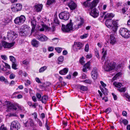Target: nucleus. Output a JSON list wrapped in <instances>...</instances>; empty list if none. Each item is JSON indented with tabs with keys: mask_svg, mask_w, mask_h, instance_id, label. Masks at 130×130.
Instances as JSON below:
<instances>
[{
	"mask_svg": "<svg viewBox=\"0 0 130 130\" xmlns=\"http://www.w3.org/2000/svg\"><path fill=\"white\" fill-rule=\"evenodd\" d=\"M118 20L113 21L111 19H107L105 22V25L108 28H110L112 32H115L118 28Z\"/></svg>",
	"mask_w": 130,
	"mask_h": 130,
	"instance_id": "nucleus-1",
	"label": "nucleus"
},
{
	"mask_svg": "<svg viewBox=\"0 0 130 130\" xmlns=\"http://www.w3.org/2000/svg\"><path fill=\"white\" fill-rule=\"evenodd\" d=\"M73 24L71 22L68 24L66 26L62 24L61 28L62 30L64 32L69 33L71 31L73 30Z\"/></svg>",
	"mask_w": 130,
	"mask_h": 130,
	"instance_id": "nucleus-2",
	"label": "nucleus"
},
{
	"mask_svg": "<svg viewBox=\"0 0 130 130\" xmlns=\"http://www.w3.org/2000/svg\"><path fill=\"white\" fill-rule=\"evenodd\" d=\"M120 34L123 37L128 38L130 37V31L124 28H121L119 31Z\"/></svg>",
	"mask_w": 130,
	"mask_h": 130,
	"instance_id": "nucleus-3",
	"label": "nucleus"
},
{
	"mask_svg": "<svg viewBox=\"0 0 130 130\" xmlns=\"http://www.w3.org/2000/svg\"><path fill=\"white\" fill-rule=\"evenodd\" d=\"M25 20V17L23 15H21L20 17L16 18L14 22L16 24L21 25L23 23Z\"/></svg>",
	"mask_w": 130,
	"mask_h": 130,
	"instance_id": "nucleus-4",
	"label": "nucleus"
},
{
	"mask_svg": "<svg viewBox=\"0 0 130 130\" xmlns=\"http://www.w3.org/2000/svg\"><path fill=\"white\" fill-rule=\"evenodd\" d=\"M17 36V34L15 32L10 31L8 32L7 38L9 41H11L14 40Z\"/></svg>",
	"mask_w": 130,
	"mask_h": 130,
	"instance_id": "nucleus-5",
	"label": "nucleus"
},
{
	"mask_svg": "<svg viewBox=\"0 0 130 130\" xmlns=\"http://www.w3.org/2000/svg\"><path fill=\"white\" fill-rule=\"evenodd\" d=\"M69 13L67 11H64L62 12L59 14L60 19L65 20H68L69 18Z\"/></svg>",
	"mask_w": 130,
	"mask_h": 130,
	"instance_id": "nucleus-6",
	"label": "nucleus"
},
{
	"mask_svg": "<svg viewBox=\"0 0 130 130\" xmlns=\"http://www.w3.org/2000/svg\"><path fill=\"white\" fill-rule=\"evenodd\" d=\"M20 125L19 122L17 121L12 122L11 124V130H18L20 129Z\"/></svg>",
	"mask_w": 130,
	"mask_h": 130,
	"instance_id": "nucleus-7",
	"label": "nucleus"
},
{
	"mask_svg": "<svg viewBox=\"0 0 130 130\" xmlns=\"http://www.w3.org/2000/svg\"><path fill=\"white\" fill-rule=\"evenodd\" d=\"M83 46V44L79 42H75L73 46V48L75 51H77Z\"/></svg>",
	"mask_w": 130,
	"mask_h": 130,
	"instance_id": "nucleus-8",
	"label": "nucleus"
},
{
	"mask_svg": "<svg viewBox=\"0 0 130 130\" xmlns=\"http://www.w3.org/2000/svg\"><path fill=\"white\" fill-rule=\"evenodd\" d=\"M115 66L114 64L110 62L108 63L107 65L105 64L104 68L105 71H109L114 69Z\"/></svg>",
	"mask_w": 130,
	"mask_h": 130,
	"instance_id": "nucleus-9",
	"label": "nucleus"
},
{
	"mask_svg": "<svg viewBox=\"0 0 130 130\" xmlns=\"http://www.w3.org/2000/svg\"><path fill=\"white\" fill-rule=\"evenodd\" d=\"M37 39L40 41L45 42L47 40L48 38L45 35L41 34L38 35L37 37Z\"/></svg>",
	"mask_w": 130,
	"mask_h": 130,
	"instance_id": "nucleus-10",
	"label": "nucleus"
},
{
	"mask_svg": "<svg viewBox=\"0 0 130 130\" xmlns=\"http://www.w3.org/2000/svg\"><path fill=\"white\" fill-rule=\"evenodd\" d=\"M91 75L92 78L94 79H96L98 76V73L97 68L94 67L91 72Z\"/></svg>",
	"mask_w": 130,
	"mask_h": 130,
	"instance_id": "nucleus-11",
	"label": "nucleus"
},
{
	"mask_svg": "<svg viewBox=\"0 0 130 130\" xmlns=\"http://www.w3.org/2000/svg\"><path fill=\"white\" fill-rule=\"evenodd\" d=\"M90 14L93 17L96 18L99 15V12L96 8H95L91 10L90 12Z\"/></svg>",
	"mask_w": 130,
	"mask_h": 130,
	"instance_id": "nucleus-12",
	"label": "nucleus"
},
{
	"mask_svg": "<svg viewBox=\"0 0 130 130\" xmlns=\"http://www.w3.org/2000/svg\"><path fill=\"white\" fill-rule=\"evenodd\" d=\"M7 107L8 110H16L17 109L16 106L15 105L9 102H7Z\"/></svg>",
	"mask_w": 130,
	"mask_h": 130,
	"instance_id": "nucleus-13",
	"label": "nucleus"
},
{
	"mask_svg": "<svg viewBox=\"0 0 130 130\" xmlns=\"http://www.w3.org/2000/svg\"><path fill=\"white\" fill-rule=\"evenodd\" d=\"M90 61L86 63L83 66L82 70L84 72H87V69L90 70L91 68L90 67Z\"/></svg>",
	"mask_w": 130,
	"mask_h": 130,
	"instance_id": "nucleus-14",
	"label": "nucleus"
},
{
	"mask_svg": "<svg viewBox=\"0 0 130 130\" xmlns=\"http://www.w3.org/2000/svg\"><path fill=\"white\" fill-rule=\"evenodd\" d=\"M13 45L12 43H9L6 41H4L2 43V45L4 48H10L13 46Z\"/></svg>",
	"mask_w": 130,
	"mask_h": 130,
	"instance_id": "nucleus-15",
	"label": "nucleus"
},
{
	"mask_svg": "<svg viewBox=\"0 0 130 130\" xmlns=\"http://www.w3.org/2000/svg\"><path fill=\"white\" fill-rule=\"evenodd\" d=\"M67 3L69 7L72 10L74 9L76 7V4L72 1H70Z\"/></svg>",
	"mask_w": 130,
	"mask_h": 130,
	"instance_id": "nucleus-16",
	"label": "nucleus"
},
{
	"mask_svg": "<svg viewBox=\"0 0 130 130\" xmlns=\"http://www.w3.org/2000/svg\"><path fill=\"white\" fill-rule=\"evenodd\" d=\"M106 12H103V15H105L104 17V19H110L114 17V15L112 13H107Z\"/></svg>",
	"mask_w": 130,
	"mask_h": 130,
	"instance_id": "nucleus-17",
	"label": "nucleus"
},
{
	"mask_svg": "<svg viewBox=\"0 0 130 130\" xmlns=\"http://www.w3.org/2000/svg\"><path fill=\"white\" fill-rule=\"evenodd\" d=\"M34 10L37 12H40L41 11L42 8V4H37L36 5L34 6Z\"/></svg>",
	"mask_w": 130,
	"mask_h": 130,
	"instance_id": "nucleus-18",
	"label": "nucleus"
},
{
	"mask_svg": "<svg viewBox=\"0 0 130 130\" xmlns=\"http://www.w3.org/2000/svg\"><path fill=\"white\" fill-rule=\"evenodd\" d=\"M5 64L6 67L2 64L0 65V68L3 71H5L7 70L6 68L9 69H10V66L8 63H5Z\"/></svg>",
	"mask_w": 130,
	"mask_h": 130,
	"instance_id": "nucleus-19",
	"label": "nucleus"
},
{
	"mask_svg": "<svg viewBox=\"0 0 130 130\" xmlns=\"http://www.w3.org/2000/svg\"><path fill=\"white\" fill-rule=\"evenodd\" d=\"M84 23V21L83 20H81L79 23L77 24H76L74 25V28H73V30H77L79 28L81 27V26L83 25Z\"/></svg>",
	"mask_w": 130,
	"mask_h": 130,
	"instance_id": "nucleus-20",
	"label": "nucleus"
},
{
	"mask_svg": "<svg viewBox=\"0 0 130 130\" xmlns=\"http://www.w3.org/2000/svg\"><path fill=\"white\" fill-rule=\"evenodd\" d=\"M39 42L35 39H33L31 41V45L34 47H38L39 44Z\"/></svg>",
	"mask_w": 130,
	"mask_h": 130,
	"instance_id": "nucleus-21",
	"label": "nucleus"
},
{
	"mask_svg": "<svg viewBox=\"0 0 130 130\" xmlns=\"http://www.w3.org/2000/svg\"><path fill=\"white\" fill-rule=\"evenodd\" d=\"M116 39L114 36L112 35H111L109 41L110 43L112 45H113L116 42Z\"/></svg>",
	"mask_w": 130,
	"mask_h": 130,
	"instance_id": "nucleus-22",
	"label": "nucleus"
},
{
	"mask_svg": "<svg viewBox=\"0 0 130 130\" xmlns=\"http://www.w3.org/2000/svg\"><path fill=\"white\" fill-rule=\"evenodd\" d=\"M99 0H94L93 1L89 4L90 8L92 9L95 7L99 2Z\"/></svg>",
	"mask_w": 130,
	"mask_h": 130,
	"instance_id": "nucleus-23",
	"label": "nucleus"
},
{
	"mask_svg": "<svg viewBox=\"0 0 130 130\" xmlns=\"http://www.w3.org/2000/svg\"><path fill=\"white\" fill-rule=\"evenodd\" d=\"M22 30L25 32H26L28 33L30 29V27L27 25H24L22 26Z\"/></svg>",
	"mask_w": 130,
	"mask_h": 130,
	"instance_id": "nucleus-24",
	"label": "nucleus"
},
{
	"mask_svg": "<svg viewBox=\"0 0 130 130\" xmlns=\"http://www.w3.org/2000/svg\"><path fill=\"white\" fill-rule=\"evenodd\" d=\"M31 25L32 26V29L31 30V32L34 31L36 25V22L35 20H32L31 22Z\"/></svg>",
	"mask_w": 130,
	"mask_h": 130,
	"instance_id": "nucleus-25",
	"label": "nucleus"
},
{
	"mask_svg": "<svg viewBox=\"0 0 130 130\" xmlns=\"http://www.w3.org/2000/svg\"><path fill=\"white\" fill-rule=\"evenodd\" d=\"M102 55L101 59H105L106 56L107 55V50L103 48L102 49Z\"/></svg>",
	"mask_w": 130,
	"mask_h": 130,
	"instance_id": "nucleus-26",
	"label": "nucleus"
},
{
	"mask_svg": "<svg viewBox=\"0 0 130 130\" xmlns=\"http://www.w3.org/2000/svg\"><path fill=\"white\" fill-rule=\"evenodd\" d=\"M68 68H66L60 70L59 72V73L61 75H64L68 73Z\"/></svg>",
	"mask_w": 130,
	"mask_h": 130,
	"instance_id": "nucleus-27",
	"label": "nucleus"
},
{
	"mask_svg": "<svg viewBox=\"0 0 130 130\" xmlns=\"http://www.w3.org/2000/svg\"><path fill=\"white\" fill-rule=\"evenodd\" d=\"M120 124H121L123 123L125 125H127L128 123L127 120L126 119H121L120 120Z\"/></svg>",
	"mask_w": 130,
	"mask_h": 130,
	"instance_id": "nucleus-28",
	"label": "nucleus"
},
{
	"mask_svg": "<svg viewBox=\"0 0 130 130\" xmlns=\"http://www.w3.org/2000/svg\"><path fill=\"white\" fill-rule=\"evenodd\" d=\"M48 99V97L46 95L43 96L42 98L41 101L42 103H45Z\"/></svg>",
	"mask_w": 130,
	"mask_h": 130,
	"instance_id": "nucleus-29",
	"label": "nucleus"
},
{
	"mask_svg": "<svg viewBox=\"0 0 130 130\" xmlns=\"http://www.w3.org/2000/svg\"><path fill=\"white\" fill-rule=\"evenodd\" d=\"M54 23L56 24H59V21L57 15L55 14L54 15Z\"/></svg>",
	"mask_w": 130,
	"mask_h": 130,
	"instance_id": "nucleus-30",
	"label": "nucleus"
},
{
	"mask_svg": "<svg viewBox=\"0 0 130 130\" xmlns=\"http://www.w3.org/2000/svg\"><path fill=\"white\" fill-rule=\"evenodd\" d=\"M28 34V33L26 32L23 30L21 29L20 32L19 33L20 35L22 36H26Z\"/></svg>",
	"mask_w": 130,
	"mask_h": 130,
	"instance_id": "nucleus-31",
	"label": "nucleus"
},
{
	"mask_svg": "<svg viewBox=\"0 0 130 130\" xmlns=\"http://www.w3.org/2000/svg\"><path fill=\"white\" fill-rule=\"evenodd\" d=\"M28 121L29 123V126L31 127H33L35 125L34 122V120L31 118L28 119Z\"/></svg>",
	"mask_w": 130,
	"mask_h": 130,
	"instance_id": "nucleus-32",
	"label": "nucleus"
},
{
	"mask_svg": "<svg viewBox=\"0 0 130 130\" xmlns=\"http://www.w3.org/2000/svg\"><path fill=\"white\" fill-rule=\"evenodd\" d=\"M16 7L18 11H20L22 8V6L20 4H16Z\"/></svg>",
	"mask_w": 130,
	"mask_h": 130,
	"instance_id": "nucleus-33",
	"label": "nucleus"
},
{
	"mask_svg": "<svg viewBox=\"0 0 130 130\" xmlns=\"http://www.w3.org/2000/svg\"><path fill=\"white\" fill-rule=\"evenodd\" d=\"M113 85L115 87L119 88H120L122 86V84L120 83H117V82H115L113 83Z\"/></svg>",
	"mask_w": 130,
	"mask_h": 130,
	"instance_id": "nucleus-34",
	"label": "nucleus"
},
{
	"mask_svg": "<svg viewBox=\"0 0 130 130\" xmlns=\"http://www.w3.org/2000/svg\"><path fill=\"white\" fill-rule=\"evenodd\" d=\"M80 90L83 91H85L87 90L88 88L86 86L80 85Z\"/></svg>",
	"mask_w": 130,
	"mask_h": 130,
	"instance_id": "nucleus-35",
	"label": "nucleus"
},
{
	"mask_svg": "<svg viewBox=\"0 0 130 130\" xmlns=\"http://www.w3.org/2000/svg\"><path fill=\"white\" fill-rule=\"evenodd\" d=\"M23 124L25 127L29 126V123L28 121V120H26L24 121L23 122Z\"/></svg>",
	"mask_w": 130,
	"mask_h": 130,
	"instance_id": "nucleus-36",
	"label": "nucleus"
},
{
	"mask_svg": "<svg viewBox=\"0 0 130 130\" xmlns=\"http://www.w3.org/2000/svg\"><path fill=\"white\" fill-rule=\"evenodd\" d=\"M42 26V27L39 29V30L40 31H44V29H45L46 30H48L49 28L48 27L45 25H43Z\"/></svg>",
	"mask_w": 130,
	"mask_h": 130,
	"instance_id": "nucleus-37",
	"label": "nucleus"
},
{
	"mask_svg": "<svg viewBox=\"0 0 130 130\" xmlns=\"http://www.w3.org/2000/svg\"><path fill=\"white\" fill-rule=\"evenodd\" d=\"M55 2V0H47L46 2V4L50 5L52 4Z\"/></svg>",
	"mask_w": 130,
	"mask_h": 130,
	"instance_id": "nucleus-38",
	"label": "nucleus"
},
{
	"mask_svg": "<svg viewBox=\"0 0 130 130\" xmlns=\"http://www.w3.org/2000/svg\"><path fill=\"white\" fill-rule=\"evenodd\" d=\"M47 68V67L45 66L42 67L39 69V72L40 73H42Z\"/></svg>",
	"mask_w": 130,
	"mask_h": 130,
	"instance_id": "nucleus-39",
	"label": "nucleus"
},
{
	"mask_svg": "<svg viewBox=\"0 0 130 130\" xmlns=\"http://www.w3.org/2000/svg\"><path fill=\"white\" fill-rule=\"evenodd\" d=\"M11 21V19L8 17L6 18H4L3 20V22L7 24L9 23Z\"/></svg>",
	"mask_w": 130,
	"mask_h": 130,
	"instance_id": "nucleus-40",
	"label": "nucleus"
},
{
	"mask_svg": "<svg viewBox=\"0 0 130 130\" xmlns=\"http://www.w3.org/2000/svg\"><path fill=\"white\" fill-rule=\"evenodd\" d=\"M17 64L16 62H14L12 63V68L15 70L17 69Z\"/></svg>",
	"mask_w": 130,
	"mask_h": 130,
	"instance_id": "nucleus-41",
	"label": "nucleus"
},
{
	"mask_svg": "<svg viewBox=\"0 0 130 130\" xmlns=\"http://www.w3.org/2000/svg\"><path fill=\"white\" fill-rule=\"evenodd\" d=\"M9 58L10 60L11 61L12 63L16 62V60L14 56H10L9 57Z\"/></svg>",
	"mask_w": 130,
	"mask_h": 130,
	"instance_id": "nucleus-42",
	"label": "nucleus"
},
{
	"mask_svg": "<svg viewBox=\"0 0 130 130\" xmlns=\"http://www.w3.org/2000/svg\"><path fill=\"white\" fill-rule=\"evenodd\" d=\"M127 7L128 6L126 5L125 7H124L122 9V12L123 13H125L127 10Z\"/></svg>",
	"mask_w": 130,
	"mask_h": 130,
	"instance_id": "nucleus-43",
	"label": "nucleus"
},
{
	"mask_svg": "<svg viewBox=\"0 0 130 130\" xmlns=\"http://www.w3.org/2000/svg\"><path fill=\"white\" fill-rule=\"evenodd\" d=\"M55 49L59 53H60L62 50V48L59 47H56Z\"/></svg>",
	"mask_w": 130,
	"mask_h": 130,
	"instance_id": "nucleus-44",
	"label": "nucleus"
},
{
	"mask_svg": "<svg viewBox=\"0 0 130 130\" xmlns=\"http://www.w3.org/2000/svg\"><path fill=\"white\" fill-rule=\"evenodd\" d=\"M82 82L89 84H91L92 83L91 81L89 79H86L83 80L82 81Z\"/></svg>",
	"mask_w": 130,
	"mask_h": 130,
	"instance_id": "nucleus-45",
	"label": "nucleus"
},
{
	"mask_svg": "<svg viewBox=\"0 0 130 130\" xmlns=\"http://www.w3.org/2000/svg\"><path fill=\"white\" fill-rule=\"evenodd\" d=\"M94 53L96 57L98 58H99V53L97 49L95 50Z\"/></svg>",
	"mask_w": 130,
	"mask_h": 130,
	"instance_id": "nucleus-46",
	"label": "nucleus"
},
{
	"mask_svg": "<svg viewBox=\"0 0 130 130\" xmlns=\"http://www.w3.org/2000/svg\"><path fill=\"white\" fill-rule=\"evenodd\" d=\"M111 111L112 110L111 108H108L106 109L104 112L107 113H109L110 112H111Z\"/></svg>",
	"mask_w": 130,
	"mask_h": 130,
	"instance_id": "nucleus-47",
	"label": "nucleus"
},
{
	"mask_svg": "<svg viewBox=\"0 0 130 130\" xmlns=\"http://www.w3.org/2000/svg\"><path fill=\"white\" fill-rule=\"evenodd\" d=\"M37 121L39 126H42L43 125V124L41 121L38 119H37Z\"/></svg>",
	"mask_w": 130,
	"mask_h": 130,
	"instance_id": "nucleus-48",
	"label": "nucleus"
},
{
	"mask_svg": "<svg viewBox=\"0 0 130 130\" xmlns=\"http://www.w3.org/2000/svg\"><path fill=\"white\" fill-rule=\"evenodd\" d=\"M36 96L38 99L39 100H40V101H41V96L40 94L39 93H37L36 94Z\"/></svg>",
	"mask_w": 130,
	"mask_h": 130,
	"instance_id": "nucleus-49",
	"label": "nucleus"
},
{
	"mask_svg": "<svg viewBox=\"0 0 130 130\" xmlns=\"http://www.w3.org/2000/svg\"><path fill=\"white\" fill-rule=\"evenodd\" d=\"M64 58L62 56H60L58 59V61L59 62H61L63 60Z\"/></svg>",
	"mask_w": 130,
	"mask_h": 130,
	"instance_id": "nucleus-50",
	"label": "nucleus"
},
{
	"mask_svg": "<svg viewBox=\"0 0 130 130\" xmlns=\"http://www.w3.org/2000/svg\"><path fill=\"white\" fill-rule=\"evenodd\" d=\"M118 90L121 92H124L125 91V88H122L120 89H118Z\"/></svg>",
	"mask_w": 130,
	"mask_h": 130,
	"instance_id": "nucleus-51",
	"label": "nucleus"
},
{
	"mask_svg": "<svg viewBox=\"0 0 130 130\" xmlns=\"http://www.w3.org/2000/svg\"><path fill=\"white\" fill-rule=\"evenodd\" d=\"M11 8L12 11L13 12H15L18 11V10H17V8L15 6V7L13 6Z\"/></svg>",
	"mask_w": 130,
	"mask_h": 130,
	"instance_id": "nucleus-52",
	"label": "nucleus"
},
{
	"mask_svg": "<svg viewBox=\"0 0 130 130\" xmlns=\"http://www.w3.org/2000/svg\"><path fill=\"white\" fill-rule=\"evenodd\" d=\"M15 75L13 73H11L9 76V78L10 79H12L15 78Z\"/></svg>",
	"mask_w": 130,
	"mask_h": 130,
	"instance_id": "nucleus-53",
	"label": "nucleus"
},
{
	"mask_svg": "<svg viewBox=\"0 0 130 130\" xmlns=\"http://www.w3.org/2000/svg\"><path fill=\"white\" fill-rule=\"evenodd\" d=\"M89 45L88 44H86L85 46V51L86 52H88L89 51Z\"/></svg>",
	"mask_w": 130,
	"mask_h": 130,
	"instance_id": "nucleus-54",
	"label": "nucleus"
},
{
	"mask_svg": "<svg viewBox=\"0 0 130 130\" xmlns=\"http://www.w3.org/2000/svg\"><path fill=\"white\" fill-rule=\"evenodd\" d=\"M84 58L83 57H82L80 59L79 61H80V63L82 64H83L84 63Z\"/></svg>",
	"mask_w": 130,
	"mask_h": 130,
	"instance_id": "nucleus-55",
	"label": "nucleus"
},
{
	"mask_svg": "<svg viewBox=\"0 0 130 130\" xmlns=\"http://www.w3.org/2000/svg\"><path fill=\"white\" fill-rule=\"evenodd\" d=\"M1 130H7V128L5 127L4 125H2L0 127Z\"/></svg>",
	"mask_w": 130,
	"mask_h": 130,
	"instance_id": "nucleus-56",
	"label": "nucleus"
},
{
	"mask_svg": "<svg viewBox=\"0 0 130 130\" xmlns=\"http://www.w3.org/2000/svg\"><path fill=\"white\" fill-rule=\"evenodd\" d=\"M1 57L4 60H7V58L6 56L5 55H2Z\"/></svg>",
	"mask_w": 130,
	"mask_h": 130,
	"instance_id": "nucleus-57",
	"label": "nucleus"
},
{
	"mask_svg": "<svg viewBox=\"0 0 130 130\" xmlns=\"http://www.w3.org/2000/svg\"><path fill=\"white\" fill-rule=\"evenodd\" d=\"M125 96L127 99L126 100L127 101H130V96L126 94H125Z\"/></svg>",
	"mask_w": 130,
	"mask_h": 130,
	"instance_id": "nucleus-58",
	"label": "nucleus"
},
{
	"mask_svg": "<svg viewBox=\"0 0 130 130\" xmlns=\"http://www.w3.org/2000/svg\"><path fill=\"white\" fill-rule=\"evenodd\" d=\"M112 94L113 96L114 100H117V95L113 93H112Z\"/></svg>",
	"mask_w": 130,
	"mask_h": 130,
	"instance_id": "nucleus-59",
	"label": "nucleus"
},
{
	"mask_svg": "<svg viewBox=\"0 0 130 130\" xmlns=\"http://www.w3.org/2000/svg\"><path fill=\"white\" fill-rule=\"evenodd\" d=\"M32 115H34V117L35 119H36V120H37V114L36 112H34L32 114Z\"/></svg>",
	"mask_w": 130,
	"mask_h": 130,
	"instance_id": "nucleus-60",
	"label": "nucleus"
},
{
	"mask_svg": "<svg viewBox=\"0 0 130 130\" xmlns=\"http://www.w3.org/2000/svg\"><path fill=\"white\" fill-rule=\"evenodd\" d=\"M48 122V120H46V123L45 124V126L46 127L47 130H49V127L47 124V123Z\"/></svg>",
	"mask_w": 130,
	"mask_h": 130,
	"instance_id": "nucleus-61",
	"label": "nucleus"
},
{
	"mask_svg": "<svg viewBox=\"0 0 130 130\" xmlns=\"http://www.w3.org/2000/svg\"><path fill=\"white\" fill-rule=\"evenodd\" d=\"M38 104L37 103H34L33 104H32V105L31 106L32 107H33L34 108H36V106H37Z\"/></svg>",
	"mask_w": 130,
	"mask_h": 130,
	"instance_id": "nucleus-62",
	"label": "nucleus"
},
{
	"mask_svg": "<svg viewBox=\"0 0 130 130\" xmlns=\"http://www.w3.org/2000/svg\"><path fill=\"white\" fill-rule=\"evenodd\" d=\"M32 100L34 102H36L37 101V99L35 96H33L32 97Z\"/></svg>",
	"mask_w": 130,
	"mask_h": 130,
	"instance_id": "nucleus-63",
	"label": "nucleus"
},
{
	"mask_svg": "<svg viewBox=\"0 0 130 130\" xmlns=\"http://www.w3.org/2000/svg\"><path fill=\"white\" fill-rule=\"evenodd\" d=\"M87 36V35L86 34L83 35L82 36H80V38L82 39H83L85 38H86Z\"/></svg>",
	"mask_w": 130,
	"mask_h": 130,
	"instance_id": "nucleus-64",
	"label": "nucleus"
}]
</instances>
